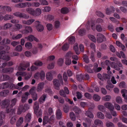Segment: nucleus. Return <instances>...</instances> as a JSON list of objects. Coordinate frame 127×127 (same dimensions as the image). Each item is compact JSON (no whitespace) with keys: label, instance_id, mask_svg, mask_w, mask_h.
Returning <instances> with one entry per match:
<instances>
[{"label":"nucleus","instance_id":"aec40b11","mask_svg":"<svg viewBox=\"0 0 127 127\" xmlns=\"http://www.w3.org/2000/svg\"><path fill=\"white\" fill-rule=\"evenodd\" d=\"M41 13V10L39 8H37L35 10H34V15L33 16H38L40 15Z\"/></svg>","mask_w":127,"mask_h":127},{"label":"nucleus","instance_id":"f257e3e1","mask_svg":"<svg viewBox=\"0 0 127 127\" xmlns=\"http://www.w3.org/2000/svg\"><path fill=\"white\" fill-rule=\"evenodd\" d=\"M17 101L16 98L13 99L11 101V104L9 105V101L8 99L2 101V106L3 107H6V111L7 112L11 109V108L14 105Z\"/></svg>","mask_w":127,"mask_h":127},{"label":"nucleus","instance_id":"2f4dec72","mask_svg":"<svg viewBox=\"0 0 127 127\" xmlns=\"http://www.w3.org/2000/svg\"><path fill=\"white\" fill-rule=\"evenodd\" d=\"M23 122V118L22 117H20L17 122L16 126L17 127L19 126Z\"/></svg>","mask_w":127,"mask_h":127},{"label":"nucleus","instance_id":"0eeeda50","mask_svg":"<svg viewBox=\"0 0 127 127\" xmlns=\"http://www.w3.org/2000/svg\"><path fill=\"white\" fill-rule=\"evenodd\" d=\"M7 52H5L2 51L0 52V59L4 60L7 61L10 59V57L6 54Z\"/></svg>","mask_w":127,"mask_h":127},{"label":"nucleus","instance_id":"49530a36","mask_svg":"<svg viewBox=\"0 0 127 127\" xmlns=\"http://www.w3.org/2000/svg\"><path fill=\"white\" fill-rule=\"evenodd\" d=\"M85 32V30L84 29H81L79 30L78 31L79 34L81 36L84 35Z\"/></svg>","mask_w":127,"mask_h":127},{"label":"nucleus","instance_id":"4d7b16f0","mask_svg":"<svg viewBox=\"0 0 127 127\" xmlns=\"http://www.w3.org/2000/svg\"><path fill=\"white\" fill-rule=\"evenodd\" d=\"M34 64L38 66H40L42 65L43 64L42 62L39 61H37L35 62Z\"/></svg>","mask_w":127,"mask_h":127},{"label":"nucleus","instance_id":"774afa93","mask_svg":"<svg viewBox=\"0 0 127 127\" xmlns=\"http://www.w3.org/2000/svg\"><path fill=\"white\" fill-rule=\"evenodd\" d=\"M54 25L56 28H59L60 25V22L58 21H56L54 23Z\"/></svg>","mask_w":127,"mask_h":127},{"label":"nucleus","instance_id":"de8ad7c7","mask_svg":"<svg viewBox=\"0 0 127 127\" xmlns=\"http://www.w3.org/2000/svg\"><path fill=\"white\" fill-rule=\"evenodd\" d=\"M22 34H19L16 36H12V38L13 40H16L22 37Z\"/></svg>","mask_w":127,"mask_h":127},{"label":"nucleus","instance_id":"4468645a","mask_svg":"<svg viewBox=\"0 0 127 127\" xmlns=\"http://www.w3.org/2000/svg\"><path fill=\"white\" fill-rule=\"evenodd\" d=\"M104 106L110 111L114 110V107L112 104L109 102H106L104 104Z\"/></svg>","mask_w":127,"mask_h":127},{"label":"nucleus","instance_id":"f704fd0d","mask_svg":"<svg viewBox=\"0 0 127 127\" xmlns=\"http://www.w3.org/2000/svg\"><path fill=\"white\" fill-rule=\"evenodd\" d=\"M15 29L14 30L15 31H16L22 28V26L19 24H15Z\"/></svg>","mask_w":127,"mask_h":127},{"label":"nucleus","instance_id":"864d4df0","mask_svg":"<svg viewBox=\"0 0 127 127\" xmlns=\"http://www.w3.org/2000/svg\"><path fill=\"white\" fill-rule=\"evenodd\" d=\"M69 42L70 43L72 44L75 42V38L74 36L70 37L69 39Z\"/></svg>","mask_w":127,"mask_h":127},{"label":"nucleus","instance_id":"6ab92c4d","mask_svg":"<svg viewBox=\"0 0 127 127\" xmlns=\"http://www.w3.org/2000/svg\"><path fill=\"white\" fill-rule=\"evenodd\" d=\"M34 21V20L33 19H31L28 20L27 21L25 20L23 21L22 22L23 24L28 25H31Z\"/></svg>","mask_w":127,"mask_h":127},{"label":"nucleus","instance_id":"2eb2a0df","mask_svg":"<svg viewBox=\"0 0 127 127\" xmlns=\"http://www.w3.org/2000/svg\"><path fill=\"white\" fill-rule=\"evenodd\" d=\"M25 38L27 39L28 40L30 41H32L34 40L37 42L38 41V40L32 35H30L27 37H26Z\"/></svg>","mask_w":127,"mask_h":127},{"label":"nucleus","instance_id":"1a4fd4ad","mask_svg":"<svg viewBox=\"0 0 127 127\" xmlns=\"http://www.w3.org/2000/svg\"><path fill=\"white\" fill-rule=\"evenodd\" d=\"M35 23L36 25V27L37 31L40 32L42 31L44 29L43 26L40 24V23L38 21H36Z\"/></svg>","mask_w":127,"mask_h":127},{"label":"nucleus","instance_id":"6e6d98bb","mask_svg":"<svg viewBox=\"0 0 127 127\" xmlns=\"http://www.w3.org/2000/svg\"><path fill=\"white\" fill-rule=\"evenodd\" d=\"M68 12V9L67 8H64L61 9V12L63 14L66 13Z\"/></svg>","mask_w":127,"mask_h":127},{"label":"nucleus","instance_id":"a19ab883","mask_svg":"<svg viewBox=\"0 0 127 127\" xmlns=\"http://www.w3.org/2000/svg\"><path fill=\"white\" fill-rule=\"evenodd\" d=\"M64 62V59L62 58H60L57 61V64L60 66H62Z\"/></svg>","mask_w":127,"mask_h":127},{"label":"nucleus","instance_id":"a18cd8bd","mask_svg":"<svg viewBox=\"0 0 127 127\" xmlns=\"http://www.w3.org/2000/svg\"><path fill=\"white\" fill-rule=\"evenodd\" d=\"M116 102L119 104L122 103V99L120 96H117L116 98Z\"/></svg>","mask_w":127,"mask_h":127},{"label":"nucleus","instance_id":"c85d7f7f","mask_svg":"<svg viewBox=\"0 0 127 127\" xmlns=\"http://www.w3.org/2000/svg\"><path fill=\"white\" fill-rule=\"evenodd\" d=\"M98 66V65L97 64H95V66L94 67L93 70L95 72H98L100 71L102 69V68L101 67L97 68Z\"/></svg>","mask_w":127,"mask_h":127},{"label":"nucleus","instance_id":"c756f323","mask_svg":"<svg viewBox=\"0 0 127 127\" xmlns=\"http://www.w3.org/2000/svg\"><path fill=\"white\" fill-rule=\"evenodd\" d=\"M97 117L100 119H103L104 118V115L101 112H98L96 114Z\"/></svg>","mask_w":127,"mask_h":127},{"label":"nucleus","instance_id":"13d9d810","mask_svg":"<svg viewBox=\"0 0 127 127\" xmlns=\"http://www.w3.org/2000/svg\"><path fill=\"white\" fill-rule=\"evenodd\" d=\"M25 46L26 47L29 49L31 48L32 47V44L28 42L26 43Z\"/></svg>","mask_w":127,"mask_h":127},{"label":"nucleus","instance_id":"4c0bfd02","mask_svg":"<svg viewBox=\"0 0 127 127\" xmlns=\"http://www.w3.org/2000/svg\"><path fill=\"white\" fill-rule=\"evenodd\" d=\"M95 124L98 126L102 125L103 124L102 122L100 120L98 119L95 120L94 121Z\"/></svg>","mask_w":127,"mask_h":127},{"label":"nucleus","instance_id":"c03bdc74","mask_svg":"<svg viewBox=\"0 0 127 127\" xmlns=\"http://www.w3.org/2000/svg\"><path fill=\"white\" fill-rule=\"evenodd\" d=\"M111 66V67L115 68L116 70H119L120 69V67H118L116 65V63L114 62H113L112 63Z\"/></svg>","mask_w":127,"mask_h":127},{"label":"nucleus","instance_id":"f3484780","mask_svg":"<svg viewBox=\"0 0 127 127\" xmlns=\"http://www.w3.org/2000/svg\"><path fill=\"white\" fill-rule=\"evenodd\" d=\"M93 109L91 108H89L88 110L85 113V115L88 117L93 118L94 117V115L90 111H92Z\"/></svg>","mask_w":127,"mask_h":127},{"label":"nucleus","instance_id":"72a5a7b5","mask_svg":"<svg viewBox=\"0 0 127 127\" xmlns=\"http://www.w3.org/2000/svg\"><path fill=\"white\" fill-rule=\"evenodd\" d=\"M73 55V53L71 51L67 52L65 56V59H70Z\"/></svg>","mask_w":127,"mask_h":127},{"label":"nucleus","instance_id":"473e14b6","mask_svg":"<svg viewBox=\"0 0 127 127\" xmlns=\"http://www.w3.org/2000/svg\"><path fill=\"white\" fill-rule=\"evenodd\" d=\"M74 49L75 50L76 53L77 54H79L80 53L78 51V45L77 43H75L74 46Z\"/></svg>","mask_w":127,"mask_h":127},{"label":"nucleus","instance_id":"69168bd1","mask_svg":"<svg viewBox=\"0 0 127 127\" xmlns=\"http://www.w3.org/2000/svg\"><path fill=\"white\" fill-rule=\"evenodd\" d=\"M106 125L107 127H114L113 124L111 122H108L106 123Z\"/></svg>","mask_w":127,"mask_h":127},{"label":"nucleus","instance_id":"5fc2aeb1","mask_svg":"<svg viewBox=\"0 0 127 127\" xmlns=\"http://www.w3.org/2000/svg\"><path fill=\"white\" fill-rule=\"evenodd\" d=\"M13 18V17L12 16L10 15H6L5 16L4 19V20H7L9 19H11Z\"/></svg>","mask_w":127,"mask_h":127},{"label":"nucleus","instance_id":"052dcab7","mask_svg":"<svg viewBox=\"0 0 127 127\" xmlns=\"http://www.w3.org/2000/svg\"><path fill=\"white\" fill-rule=\"evenodd\" d=\"M114 85L112 84H110L109 85L106 86V89L109 90H111V89L114 88Z\"/></svg>","mask_w":127,"mask_h":127},{"label":"nucleus","instance_id":"39448f33","mask_svg":"<svg viewBox=\"0 0 127 127\" xmlns=\"http://www.w3.org/2000/svg\"><path fill=\"white\" fill-rule=\"evenodd\" d=\"M29 108L30 106L27 104H25L24 106H20L18 109L17 113L18 114H20L22 112H25Z\"/></svg>","mask_w":127,"mask_h":127},{"label":"nucleus","instance_id":"20e7f679","mask_svg":"<svg viewBox=\"0 0 127 127\" xmlns=\"http://www.w3.org/2000/svg\"><path fill=\"white\" fill-rule=\"evenodd\" d=\"M39 108L38 103L37 102H35L34 103L33 108L35 113L38 117L41 116L42 114L41 110H40L38 111Z\"/></svg>","mask_w":127,"mask_h":127},{"label":"nucleus","instance_id":"f03ea898","mask_svg":"<svg viewBox=\"0 0 127 127\" xmlns=\"http://www.w3.org/2000/svg\"><path fill=\"white\" fill-rule=\"evenodd\" d=\"M58 78L59 80L57 79H54L53 81V83L54 87L57 90H59L60 89L59 86L60 85V82H62V76L61 74H59L58 75Z\"/></svg>","mask_w":127,"mask_h":127},{"label":"nucleus","instance_id":"c9c22d12","mask_svg":"<svg viewBox=\"0 0 127 127\" xmlns=\"http://www.w3.org/2000/svg\"><path fill=\"white\" fill-rule=\"evenodd\" d=\"M114 11V8L112 7L110 9L107 8L106 11V13L107 14L109 15L110 14L111 12H113Z\"/></svg>","mask_w":127,"mask_h":127},{"label":"nucleus","instance_id":"338daca9","mask_svg":"<svg viewBox=\"0 0 127 127\" xmlns=\"http://www.w3.org/2000/svg\"><path fill=\"white\" fill-rule=\"evenodd\" d=\"M54 66V63H51L49 64L47 66V67L49 69H51L53 68Z\"/></svg>","mask_w":127,"mask_h":127},{"label":"nucleus","instance_id":"09e8293b","mask_svg":"<svg viewBox=\"0 0 127 127\" xmlns=\"http://www.w3.org/2000/svg\"><path fill=\"white\" fill-rule=\"evenodd\" d=\"M70 116L71 119L72 120L75 121V116L74 113L70 112Z\"/></svg>","mask_w":127,"mask_h":127},{"label":"nucleus","instance_id":"680f3d73","mask_svg":"<svg viewBox=\"0 0 127 127\" xmlns=\"http://www.w3.org/2000/svg\"><path fill=\"white\" fill-rule=\"evenodd\" d=\"M74 110L76 113L79 114L81 112L80 109L78 107H74Z\"/></svg>","mask_w":127,"mask_h":127},{"label":"nucleus","instance_id":"4be33fe9","mask_svg":"<svg viewBox=\"0 0 127 127\" xmlns=\"http://www.w3.org/2000/svg\"><path fill=\"white\" fill-rule=\"evenodd\" d=\"M10 42V40L9 39H5L3 40L2 41L0 42V45H4L6 44H8Z\"/></svg>","mask_w":127,"mask_h":127},{"label":"nucleus","instance_id":"0e129e2a","mask_svg":"<svg viewBox=\"0 0 127 127\" xmlns=\"http://www.w3.org/2000/svg\"><path fill=\"white\" fill-rule=\"evenodd\" d=\"M16 121V118L15 116H14L11 118L10 120V122L11 124H13L15 123Z\"/></svg>","mask_w":127,"mask_h":127},{"label":"nucleus","instance_id":"e2e57ef3","mask_svg":"<svg viewBox=\"0 0 127 127\" xmlns=\"http://www.w3.org/2000/svg\"><path fill=\"white\" fill-rule=\"evenodd\" d=\"M12 25L11 24L7 23L5 24L3 27V28L4 29H7L11 27Z\"/></svg>","mask_w":127,"mask_h":127},{"label":"nucleus","instance_id":"37998d69","mask_svg":"<svg viewBox=\"0 0 127 127\" xmlns=\"http://www.w3.org/2000/svg\"><path fill=\"white\" fill-rule=\"evenodd\" d=\"M88 37L92 41L94 42H96V39L95 36L94 35L90 34L88 35Z\"/></svg>","mask_w":127,"mask_h":127},{"label":"nucleus","instance_id":"bb28decb","mask_svg":"<svg viewBox=\"0 0 127 127\" xmlns=\"http://www.w3.org/2000/svg\"><path fill=\"white\" fill-rule=\"evenodd\" d=\"M92 65L91 64H90L88 66L86 65L85 66V68L87 72L89 73H92L93 72V70L91 69Z\"/></svg>","mask_w":127,"mask_h":127},{"label":"nucleus","instance_id":"a878e982","mask_svg":"<svg viewBox=\"0 0 127 127\" xmlns=\"http://www.w3.org/2000/svg\"><path fill=\"white\" fill-rule=\"evenodd\" d=\"M31 118V114L28 113L26 116L25 118V121L27 122H29Z\"/></svg>","mask_w":127,"mask_h":127},{"label":"nucleus","instance_id":"9b49d317","mask_svg":"<svg viewBox=\"0 0 127 127\" xmlns=\"http://www.w3.org/2000/svg\"><path fill=\"white\" fill-rule=\"evenodd\" d=\"M14 15L16 16L20 17H23L27 19L29 17V16L23 14L20 12H16L14 13Z\"/></svg>","mask_w":127,"mask_h":127},{"label":"nucleus","instance_id":"cd10ccee","mask_svg":"<svg viewBox=\"0 0 127 127\" xmlns=\"http://www.w3.org/2000/svg\"><path fill=\"white\" fill-rule=\"evenodd\" d=\"M57 118L58 119H60L62 116V113L61 111L59 109L57 110L56 111Z\"/></svg>","mask_w":127,"mask_h":127},{"label":"nucleus","instance_id":"e433bc0d","mask_svg":"<svg viewBox=\"0 0 127 127\" xmlns=\"http://www.w3.org/2000/svg\"><path fill=\"white\" fill-rule=\"evenodd\" d=\"M40 77L42 80H43L45 77V73L43 70H41L39 73Z\"/></svg>","mask_w":127,"mask_h":127},{"label":"nucleus","instance_id":"dca6fc26","mask_svg":"<svg viewBox=\"0 0 127 127\" xmlns=\"http://www.w3.org/2000/svg\"><path fill=\"white\" fill-rule=\"evenodd\" d=\"M44 86V83L43 82L40 83L38 85L36 90L37 92L41 91L43 89Z\"/></svg>","mask_w":127,"mask_h":127},{"label":"nucleus","instance_id":"8fccbe9b","mask_svg":"<svg viewBox=\"0 0 127 127\" xmlns=\"http://www.w3.org/2000/svg\"><path fill=\"white\" fill-rule=\"evenodd\" d=\"M16 6L19 8H24L25 7V3H19L16 5Z\"/></svg>","mask_w":127,"mask_h":127},{"label":"nucleus","instance_id":"7c9ffc66","mask_svg":"<svg viewBox=\"0 0 127 127\" xmlns=\"http://www.w3.org/2000/svg\"><path fill=\"white\" fill-rule=\"evenodd\" d=\"M9 92L8 90H5L3 91L0 93V95L2 96H5L7 95Z\"/></svg>","mask_w":127,"mask_h":127},{"label":"nucleus","instance_id":"7ed1b4c3","mask_svg":"<svg viewBox=\"0 0 127 127\" xmlns=\"http://www.w3.org/2000/svg\"><path fill=\"white\" fill-rule=\"evenodd\" d=\"M32 74V72L27 73L25 72L18 71L17 72L16 75L17 76L21 75L23 76H24V78L25 80H28L31 77Z\"/></svg>","mask_w":127,"mask_h":127},{"label":"nucleus","instance_id":"f8f14e48","mask_svg":"<svg viewBox=\"0 0 127 127\" xmlns=\"http://www.w3.org/2000/svg\"><path fill=\"white\" fill-rule=\"evenodd\" d=\"M30 93L28 92H25L23 95L21 99V101L23 103L25 102L28 98V96L30 95Z\"/></svg>","mask_w":127,"mask_h":127},{"label":"nucleus","instance_id":"393cba45","mask_svg":"<svg viewBox=\"0 0 127 127\" xmlns=\"http://www.w3.org/2000/svg\"><path fill=\"white\" fill-rule=\"evenodd\" d=\"M49 120L48 116V115H45L44 116L43 121V125H45L48 122Z\"/></svg>","mask_w":127,"mask_h":127},{"label":"nucleus","instance_id":"5701e85b","mask_svg":"<svg viewBox=\"0 0 127 127\" xmlns=\"http://www.w3.org/2000/svg\"><path fill=\"white\" fill-rule=\"evenodd\" d=\"M46 96L45 94L43 95L40 97L39 102L40 103H42L45 101Z\"/></svg>","mask_w":127,"mask_h":127},{"label":"nucleus","instance_id":"6e6552de","mask_svg":"<svg viewBox=\"0 0 127 127\" xmlns=\"http://www.w3.org/2000/svg\"><path fill=\"white\" fill-rule=\"evenodd\" d=\"M8 64L6 63H3L2 64L1 68L2 69V72L4 73L7 72H11L13 71V69L12 68H3L5 67Z\"/></svg>","mask_w":127,"mask_h":127},{"label":"nucleus","instance_id":"58836bf2","mask_svg":"<svg viewBox=\"0 0 127 127\" xmlns=\"http://www.w3.org/2000/svg\"><path fill=\"white\" fill-rule=\"evenodd\" d=\"M111 99V96L109 95H106L102 97L103 100L106 101H109Z\"/></svg>","mask_w":127,"mask_h":127},{"label":"nucleus","instance_id":"ea45409f","mask_svg":"<svg viewBox=\"0 0 127 127\" xmlns=\"http://www.w3.org/2000/svg\"><path fill=\"white\" fill-rule=\"evenodd\" d=\"M9 78V76L6 75H3L2 76H0V80L4 81L7 80Z\"/></svg>","mask_w":127,"mask_h":127},{"label":"nucleus","instance_id":"9d476101","mask_svg":"<svg viewBox=\"0 0 127 127\" xmlns=\"http://www.w3.org/2000/svg\"><path fill=\"white\" fill-rule=\"evenodd\" d=\"M105 38L102 34L98 33L97 35V41L98 43H100L105 40Z\"/></svg>","mask_w":127,"mask_h":127},{"label":"nucleus","instance_id":"b1692460","mask_svg":"<svg viewBox=\"0 0 127 127\" xmlns=\"http://www.w3.org/2000/svg\"><path fill=\"white\" fill-rule=\"evenodd\" d=\"M9 84L8 83H5L0 84V89H3L9 87Z\"/></svg>","mask_w":127,"mask_h":127},{"label":"nucleus","instance_id":"a211bd4d","mask_svg":"<svg viewBox=\"0 0 127 127\" xmlns=\"http://www.w3.org/2000/svg\"><path fill=\"white\" fill-rule=\"evenodd\" d=\"M46 77L47 80L51 81L53 79L52 71L48 72L46 74Z\"/></svg>","mask_w":127,"mask_h":127},{"label":"nucleus","instance_id":"412c9836","mask_svg":"<svg viewBox=\"0 0 127 127\" xmlns=\"http://www.w3.org/2000/svg\"><path fill=\"white\" fill-rule=\"evenodd\" d=\"M26 11L28 13L34 16V10L31 7H29L26 8Z\"/></svg>","mask_w":127,"mask_h":127},{"label":"nucleus","instance_id":"ddd939ff","mask_svg":"<svg viewBox=\"0 0 127 127\" xmlns=\"http://www.w3.org/2000/svg\"><path fill=\"white\" fill-rule=\"evenodd\" d=\"M32 31V28L29 26H27L25 27V30H23L21 32L24 34H27L29 32H31Z\"/></svg>","mask_w":127,"mask_h":127},{"label":"nucleus","instance_id":"bf43d9fd","mask_svg":"<svg viewBox=\"0 0 127 127\" xmlns=\"http://www.w3.org/2000/svg\"><path fill=\"white\" fill-rule=\"evenodd\" d=\"M65 63L66 65H69L71 63V60L70 59H65Z\"/></svg>","mask_w":127,"mask_h":127},{"label":"nucleus","instance_id":"79ce46f5","mask_svg":"<svg viewBox=\"0 0 127 127\" xmlns=\"http://www.w3.org/2000/svg\"><path fill=\"white\" fill-rule=\"evenodd\" d=\"M69 47V45L67 43L64 44L62 47V49L64 51H66L68 50Z\"/></svg>","mask_w":127,"mask_h":127},{"label":"nucleus","instance_id":"603ef678","mask_svg":"<svg viewBox=\"0 0 127 127\" xmlns=\"http://www.w3.org/2000/svg\"><path fill=\"white\" fill-rule=\"evenodd\" d=\"M93 98L96 101H98L100 100V97L98 95L95 94L93 96Z\"/></svg>","mask_w":127,"mask_h":127},{"label":"nucleus","instance_id":"423d86ee","mask_svg":"<svg viewBox=\"0 0 127 127\" xmlns=\"http://www.w3.org/2000/svg\"><path fill=\"white\" fill-rule=\"evenodd\" d=\"M30 65L29 63L28 62H24L20 64L18 67V69L19 70H25L27 67Z\"/></svg>","mask_w":127,"mask_h":127},{"label":"nucleus","instance_id":"3c124183","mask_svg":"<svg viewBox=\"0 0 127 127\" xmlns=\"http://www.w3.org/2000/svg\"><path fill=\"white\" fill-rule=\"evenodd\" d=\"M22 49V47L21 45H18L15 48V50L18 52L21 51Z\"/></svg>","mask_w":127,"mask_h":127}]
</instances>
